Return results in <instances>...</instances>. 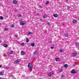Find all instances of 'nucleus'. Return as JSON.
I'll list each match as a JSON object with an SVG mask.
<instances>
[{"label":"nucleus","mask_w":79,"mask_h":79,"mask_svg":"<svg viewBox=\"0 0 79 79\" xmlns=\"http://www.w3.org/2000/svg\"><path fill=\"white\" fill-rule=\"evenodd\" d=\"M0 75H1V76H3V73H2V72H0Z\"/></svg>","instance_id":"22"},{"label":"nucleus","mask_w":79,"mask_h":79,"mask_svg":"<svg viewBox=\"0 0 79 79\" xmlns=\"http://www.w3.org/2000/svg\"><path fill=\"white\" fill-rule=\"evenodd\" d=\"M46 16H47V15H43V18H46Z\"/></svg>","instance_id":"19"},{"label":"nucleus","mask_w":79,"mask_h":79,"mask_svg":"<svg viewBox=\"0 0 79 79\" xmlns=\"http://www.w3.org/2000/svg\"><path fill=\"white\" fill-rule=\"evenodd\" d=\"M15 64H18V63H19V62L17 60H16L15 62Z\"/></svg>","instance_id":"26"},{"label":"nucleus","mask_w":79,"mask_h":79,"mask_svg":"<svg viewBox=\"0 0 79 79\" xmlns=\"http://www.w3.org/2000/svg\"><path fill=\"white\" fill-rule=\"evenodd\" d=\"M47 24H48V25H50V23H49V22H48Z\"/></svg>","instance_id":"32"},{"label":"nucleus","mask_w":79,"mask_h":79,"mask_svg":"<svg viewBox=\"0 0 79 79\" xmlns=\"http://www.w3.org/2000/svg\"><path fill=\"white\" fill-rule=\"evenodd\" d=\"M76 54H77V53L76 52L74 53H73V56H76Z\"/></svg>","instance_id":"11"},{"label":"nucleus","mask_w":79,"mask_h":79,"mask_svg":"<svg viewBox=\"0 0 79 79\" xmlns=\"http://www.w3.org/2000/svg\"><path fill=\"white\" fill-rule=\"evenodd\" d=\"M3 46H4V47H6V48L8 47V45L7 44H4L3 45Z\"/></svg>","instance_id":"12"},{"label":"nucleus","mask_w":79,"mask_h":79,"mask_svg":"<svg viewBox=\"0 0 79 79\" xmlns=\"http://www.w3.org/2000/svg\"><path fill=\"white\" fill-rule=\"evenodd\" d=\"M67 2H68V0H66Z\"/></svg>","instance_id":"43"},{"label":"nucleus","mask_w":79,"mask_h":79,"mask_svg":"<svg viewBox=\"0 0 79 79\" xmlns=\"http://www.w3.org/2000/svg\"><path fill=\"white\" fill-rule=\"evenodd\" d=\"M13 3H14V4H17V3H18V2H17V1L16 0H14L13 2Z\"/></svg>","instance_id":"6"},{"label":"nucleus","mask_w":79,"mask_h":79,"mask_svg":"<svg viewBox=\"0 0 79 79\" xmlns=\"http://www.w3.org/2000/svg\"><path fill=\"white\" fill-rule=\"evenodd\" d=\"M24 44L23 43H22V44H21V45L22 46H24Z\"/></svg>","instance_id":"21"},{"label":"nucleus","mask_w":79,"mask_h":79,"mask_svg":"<svg viewBox=\"0 0 79 79\" xmlns=\"http://www.w3.org/2000/svg\"><path fill=\"white\" fill-rule=\"evenodd\" d=\"M32 34V32H31V31H29L27 33V35H30V34Z\"/></svg>","instance_id":"8"},{"label":"nucleus","mask_w":79,"mask_h":79,"mask_svg":"<svg viewBox=\"0 0 79 79\" xmlns=\"http://www.w3.org/2000/svg\"><path fill=\"white\" fill-rule=\"evenodd\" d=\"M2 67V65H0V68Z\"/></svg>","instance_id":"38"},{"label":"nucleus","mask_w":79,"mask_h":79,"mask_svg":"<svg viewBox=\"0 0 79 79\" xmlns=\"http://www.w3.org/2000/svg\"><path fill=\"white\" fill-rule=\"evenodd\" d=\"M71 73H72V74H76V72L74 70V69H73L71 71Z\"/></svg>","instance_id":"5"},{"label":"nucleus","mask_w":79,"mask_h":79,"mask_svg":"<svg viewBox=\"0 0 79 79\" xmlns=\"http://www.w3.org/2000/svg\"><path fill=\"white\" fill-rule=\"evenodd\" d=\"M73 23H76V20L75 19L73 20Z\"/></svg>","instance_id":"14"},{"label":"nucleus","mask_w":79,"mask_h":79,"mask_svg":"<svg viewBox=\"0 0 79 79\" xmlns=\"http://www.w3.org/2000/svg\"><path fill=\"white\" fill-rule=\"evenodd\" d=\"M73 66H76V65H73Z\"/></svg>","instance_id":"39"},{"label":"nucleus","mask_w":79,"mask_h":79,"mask_svg":"<svg viewBox=\"0 0 79 79\" xmlns=\"http://www.w3.org/2000/svg\"><path fill=\"white\" fill-rule=\"evenodd\" d=\"M64 50H62V49H60V50H59V52L60 53H62V52H64Z\"/></svg>","instance_id":"10"},{"label":"nucleus","mask_w":79,"mask_h":79,"mask_svg":"<svg viewBox=\"0 0 79 79\" xmlns=\"http://www.w3.org/2000/svg\"><path fill=\"white\" fill-rule=\"evenodd\" d=\"M7 18H8V16L7 17Z\"/></svg>","instance_id":"47"},{"label":"nucleus","mask_w":79,"mask_h":79,"mask_svg":"<svg viewBox=\"0 0 79 79\" xmlns=\"http://www.w3.org/2000/svg\"><path fill=\"white\" fill-rule=\"evenodd\" d=\"M48 3H49V2L48 1H47V2H46V5H48Z\"/></svg>","instance_id":"27"},{"label":"nucleus","mask_w":79,"mask_h":79,"mask_svg":"<svg viewBox=\"0 0 79 79\" xmlns=\"http://www.w3.org/2000/svg\"><path fill=\"white\" fill-rule=\"evenodd\" d=\"M21 15H20L19 16V17H21Z\"/></svg>","instance_id":"37"},{"label":"nucleus","mask_w":79,"mask_h":79,"mask_svg":"<svg viewBox=\"0 0 79 79\" xmlns=\"http://www.w3.org/2000/svg\"><path fill=\"white\" fill-rule=\"evenodd\" d=\"M3 17L2 16H0V19H3Z\"/></svg>","instance_id":"20"},{"label":"nucleus","mask_w":79,"mask_h":79,"mask_svg":"<svg viewBox=\"0 0 79 79\" xmlns=\"http://www.w3.org/2000/svg\"><path fill=\"white\" fill-rule=\"evenodd\" d=\"M7 30H8V28H5L4 29V31H7Z\"/></svg>","instance_id":"23"},{"label":"nucleus","mask_w":79,"mask_h":79,"mask_svg":"<svg viewBox=\"0 0 79 79\" xmlns=\"http://www.w3.org/2000/svg\"><path fill=\"white\" fill-rule=\"evenodd\" d=\"M65 37H68V34H66L64 35Z\"/></svg>","instance_id":"18"},{"label":"nucleus","mask_w":79,"mask_h":79,"mask_svg":"<svg viewBox=\"0 0 79 79\" xmlns=\"http://www.w3.org/2000/svg\"><path fill=\"white\" fill-rule=\"evenodd\" d=\"M52 74H53V72H51L48 74V76H49V77H51V76H52Z\"/></svg>","instance_id":"3"},{"label":"nucleus","mask_w":79,"mask_h":79,"mask_svg":"<svg viewBox=\"0 0 79 79\" xmlns=\"http://www.w3.org/2000/svg\"><path fill=\"white\" fill-rule=\"evenodd\" d=\"M53 16L55 17V18H57L58 17V15L57 14H54Z\"/></svg>","instance_id":"7"},{"label":"nucleus","mask_w":79,"mask_h":79,"mask_svg":"<svg viewBox=\"0 0 79 79\" xmlns=\"http://www.w3.org/2000/svg\"><path fill=\"white\" fill-rule=\"evenodd\" d=\"M78 20H79V19H78Z\"/></svg>","instance_id":"46"},{"label":"nucleus","mask_w":79,"mask_h":79,"mask_svg":"<svg viewBox=\"0 0 79 79\" xmlns=\"http://www.w3.org/2000/svg\"><path fill=\"white\" fill-rule=\"evenodd\" d=\"M31 47H34L35 46V44L34 43H31Z\"/></svg>","instance_id":"9"},{"label":"nucleus","mask_w":79,"mask_h":79,"mask_svg":"<svg viewBox=\"0 0 79 79\" xmlns=\"http://www.w3.org/2000/svg\"><path fill=\"white\" fill-rule=\"evenodd\" d=\"M21 55H25V52L22 51L21 52Z\"/></svg>","instance_id":"4"},{"label":"nucleus","mask_w":79,"mask_h":79,"mask_svg":"<svg viewBox=\"0 0 79 79\" xmlns=\"http://www.w3.org/2000/svg\"><path fill=\"white\" fill-rule=\"evenodd\" d=\"M29 38H26V42H29Z\"/></svg>","instance_id":"13"},{"label":"nucleus","mask_w":79,"mask_h":79,"mask_svg":"<svg viewBox=\"0 0 79 79\" xmlns=\"http://www.w3.org/2000/svg\"><path fill=\"white\" fill-rule=\"evenodd\" d=\"M51 49H53V48H54V47H51Z\"/></svg>","instance_id":"33"},{"label":"nucleus","mask_w":79,"mask_h":79,"mask_svg":"<svg viewBox=\"0 0 79 79\" xmlns=\"http://www.w3.org/2000/svg\"><path fill=\"white\" fill-rule=\"evenodd\" d=\"M0 79H2V78L0 77Z\"/></svg>","instance_id":"42"},{"label":"nucleus","mask_w":79,"mask_h":79,"mask_svg":"<svg viewBox=\"0 0 79 79\" xmlns=\"http://www.w3.org/2000/svg\"><path fill=\"white\" fill-rule=\"evenodd\" d=\"M17 60L19 62H20V61H21V60L20 59H18Z\"/></svg>","instance_id":"30"},{"label":"nucleus","mask_w":79,"mask_h":79,"mask_svg":"<svg viewBox=\"0 0 79 79\" xmlns=\"http://www.w3.org/2000/svg\"><path fill=\"white\" fill-rule=\"evenodd\" d=\"M39 15H40L39 13L36 14V15H37V16H39Z\"/></svg>","instance_id":"34"},{"label":"nucleus","mask_w":79,"mask_h":79,"mask_svg":"<svg viewBox=\"0 0 79 79\" xmlns=\"http://www.w3.org/2000/svg\"><path fill=\"white\" fill-rule=\"evenodd\" d=\"M15 27V25H11L10 27H11L12 28H13V27Z\"/></svg>","instance_id":"17"},{"label":"nucleus","mask_w":79,"mask_h":79,"mask_svg":"<svg viewBox=\"0 0 79 79\" xmlns=\"http://www.w3.org/2000/svg\"><path fill=\"white\" fill-rule=\"evenodd\" d=\"M25 23H26V22H25V21H23V22H21L20 23V25H22V26H24V24H25Z\"/></svg>","instance_id":"2"},{"label":"nucleus","mask_w":79,"mask_h":79,"mask_svg":"<svg viewBox=\"0 0 79 79\" xmlns=\"http://www.w3.org/2000/svg\"><path fill=\"white\" fill-rule=\"evenodd\" d=\"M28 68H30V71H32V67H33V65L32 64H31V63H29L28 65Z\"/></svg>","instance_id":"1"},{"label":"nucleus","mask_w":79,"mask_h":79,"mask_svg":"<svg viewBox=\"0 0 79 79\" xmlns=\"http://www.w3.org/2000/svg\"><path fill=\"white\" fill-rule=\"evenodd\" d=\"M61 72H62V71L61 70H60L59 71L58 73H60Z\"/></svg>","instance_id":"28"},{"label":"nucleus","mask_w":79,"mask_h":79,"mask_svg":"<svg viewBox=\"0 0 79 79\" xmlns=\"http://www.w3.org/2000/svg\"><path fill=\"white\" fill-rule=\"evenodd\" d=\"M40 7L41 8H42V7L41 6H40Z\"/></svg>","instance_id":"44"},{"label":"nucleus","mask_w":79,"mask_h":79,"mask_svg":"<svg viewBox=\"0 0 79 79\" xmlns=\"http://www.w3.org/2000/svg\"><path fill=\"white\" fill-rule=\"evenodd\" d=\"M52 42H51V41H50V42H49V43H52Z\"/></svg>","instance_id":"41"},{"label":"nucleus","mask_w":79,"mask_h":79,"mask_svg":"<svg viewBox=\"0 0 79 79\" xmlns=\"http://www.w3.org/2000/svg\"><path fill=\"white\" fill-rule=\"evenodd\" d=\"M59 59V58H56L55 59V60L56 61H57Z\"/></svg>","instance_id":"25"},{"label":"nucleus","mask_w":79,"mask_h":79,"mask_svg":"<svg viewBox=\"0 0 79 79\" xmlns=\"http://www.w3.org/2000/svg\"><path fill=\"white\" fill-rule=\"evenodd\" d=\"M6 69H8V67H6Z\"/></svg>","instance_id":"35"},{"label":"nucleus","mask_w":79,"mask_h":79,"mask_svg":"<svg viewBox=\"0 0 79 79\" xmlns=\"http://www.w3.org/2000/svg\"><path fill=\"white\" fill-rule=\"evenodd\" d=\"M13 53H14L13 51H10V54H13Z\"/></svg>","instance_id":"16"},{"label":"nucleus","mask_w":79,"mask_h":79,"mask_svg":"<svg viewBox=\"0 0 79 79\" xmlns=\"http://www.w3.org/2000/svg\"><path fill=\"white\" fill-rule=\"evenodd\" d=\"M76 45H79V43H77L75 44Z\"/></svg>","instance_id":"29"},{"label":"nucleus","mask_w":79,"mask_h":79,"mask_svg":"<svg viewBox=\"0 0 79 79\" xmlns=\"http://www.w3.org/2000/svg\"><path fill=\"white\" fill-rule=\"evenodd\" d=\"M64 68H66L68 67V64H66L64 65Z\"/></svg>","instance_id":"15"},{"label":"nucleus","mask_w":79,"mask_h":79,"mask_svg":"<svg viewBox=\"0 0 79 79\" xmlns=\"http://www.w3.org/2000/svg\"><path fill=\"white\" fill-rule=\"evenodd\" d=\"M0 43H2V41H0Z\"/></svg>","instance_id":"40"},{"label":"nucleus","mask_w":79,"mask_h":79,"mask_svg":"<svg viewBox=\"0 0 79 79\" xmlns=\"http://www.w3.org/2000/svg\"><path fill=\"white\" fill-rule=\"evenodd\" d=\"M67 10H69V7H67Z\"/></svg>","instance_id":"31"},{"label":"nucleus","mask_w":79,"mask_h":79,"mask_svg":"<svg viewBox=\"0 0 79 79\" xmlns=\"http://www.w3.org/2000/svg\"><path fill=\"white\" fill-rule=\"evenodd\" d=\"M15 36L16 37H18V35H15Z\"/></svg>","instance_id":"36"},{"label":"nucleus","mask_w":79,"mask_h":79,"mask_svg":"<svg viewBox=\"0 0 79 79\" xmlns=\"http://www.w3.org/2000/svg\"><path fill=\"white\" fill-rule=\"evenodd\" d=\"M38 53V52H34V54H35V55H37V54Z\"/></svg>","instance_id":"24"},{"label":"nucleus","mask_w":79,"mask_h":79,"mask_svg":"<svg viewBox=\"0 0 79 79\" xmlns=\"http://www.w3.org/2000/svg\"><path fill=\"white\" fill-rule=\"evenodd\" d=\"M40 20H42V19H40Z\"/></svg>","instance_id":"45"}]
</instances>
